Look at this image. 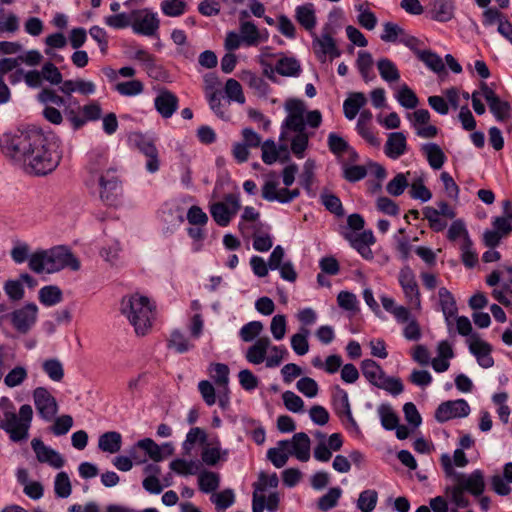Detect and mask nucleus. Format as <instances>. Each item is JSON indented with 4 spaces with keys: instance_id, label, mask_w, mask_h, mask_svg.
I'll use <instances>...</instances> for the list:
<instances>
[{
    "instance_id": "nucleus-51",
    "label": "nucleus",
    "mask_w": 512,
    "mask_h": 512,
    "mask_svg": "<svg viewBox=\"0 0 512 512\" xmlns=\"http://www.w3.org/2000/svg\"><path fill=\"white\" fill-rule=\"evenodd\" d=\"M43 372L53 382H61L64 378V367L57 358L45 359L41 364Z\"/></svg>"
},
{
    "instance_id": "nucleus-52",
    "label": "nucleus",
    "mask_w": 512,
    "mask_h": 512,
    "mask_svg": "<svg viewBox=\"0 0 512 512\" xmlns=\"http://www.w3.org/2000/svg\"><path fill=\"white\" fill-rule=\"evenodd\" d=\"M377 413L380 418L381 425L385 430L390 431L396 428L399 418L390 404L382 403L379 405Z\"/></svg>"
},
{
    "instance_id": "nucleus-30",
    "label": "nucleus",
    "mask_w": 512,
    "mask_h": 512,
    "mask_svg": "<svg viewBox=\"0 0 512 512\" xmlns=\"http://www.w3.org/2000/svg\"><path fill=\"white\" fill-rule=\"evenodd\" d=\"M251 228L253 230V249L262 253L268 252L273 247L274 243V237L271 234V227L259 222L255 223Z\"/></svg>"
},
{
    "instance_id": "nucleus-40",
    "label": "nucleus",
    "mask_w": 512,
    "mask_h": 512,
    "mask_svg": "<svg viewBox=\"0 0 512 512\" xmlns=\"http://www.w3.org/2000/svg\"><path fill=\"white\" fill-rule=\"evenodd\" d=\"M367 103V98L362 92H352L344 100L343 111L346 118L353 120L360 109Z\"/></svg>"
},
{
    "instance_id": "nucleus-55",
    "label": "nucleus",
    "mask_w": 512,
    "mask_h": 512,
    "mask_svg": "<svg viewBox=\"0 0 512 512\" xmlns=\"http://www.w3.org/2000/svg\"><path fill=\"white\" fill-rule=\"evenodd\" d=\"M378 503V492L374 489H366L360 492L356 507L361 512H373Z\"/></svg>"
},
{
    "instance_id": "nucleus-59",
    "label": "nucleus",
    "mask_w": 512,
    "mask_h": 512,
    "mask_svg": "<svg viewBox=\"0 0 512 512\" xmlns=\"http://www.w3.org/2000/svg\"><path fill=\"white\" fill-rule=\"evenodd\" d=\"M54 492L58 498H68L72 493V485L69 475L64 472H58L54 479Z\"/></svg>"
},
{
    "instance_id": "nucleus-13",
    "label": "nucleus",
    "mask_w": 512,
    "mask_h": 512,
    "mask_svg": "<svg viewBox=\"0 0 512 512\" xmlns=\"http://www.w3.org/2000/svg\"><path fill=\"white\" fill-rule=\"evenodd\" d=\"M98 193L102 202L113 206L118 202L121 194V185L114 168H108L105 173L97 177Z\"/></svg>"
},
{
    "instance_id": "nucleus-6",
    "label": "nucleus",
    "mask_w": 512,
    "mask_h": 512,
    "mask_svg": "<svg viewBox=\"0 0 512 512\" xmlns=\"http://www.w3.org/2000/svg\"><path fill=\"white\" fill-rule=\"evenodd\" d=\"M279 484L276 473L266 474L261 472L258 481L254 483L252 511L263 512L267 509L269 512H275L278 509L280 497L278 492L272 491L266 495L269 489L275 490Z\"/></svg>"
},
{
    "instance_id": "nucleus-16",
    "label": "nucleus",
    "mask_w": 512,
    "mask_h": 512,
    "mask_svg": "<svg viewBox=\"0 0 512 512\" xmlns=\"http://www.w3.org/2000/svg\"><path fill=\"white\" fill-rule=\"evenodd\" d=\"M299 189L279 188V181L273 176H268L262 186V197L269 202L287 204L299 197Z\"/></svg>"
},
{
    "instance_id": "nucleus-33",
    "label": "nucleus",
    "mask_w": 512,
    "mask_h": 512,
    "mask_svg": "<svg viewBox=\"0 0 512 512\" xmlns=\"http://www.w3.org/2000/svg\"><path fill=\"white\" fill-rule=\"evenodd\" d=\"M453 0H432L427 12L428 17L440 23H446L454 17Z\"/></svg>"
},
{
    "instance_id": "nucleus-44",
    "label": "nucleus",
    "mask_w": 512,
    "mask_h": 512,
    "mask_svg": "<svg viewBox=\"0 0 512 512\" xmlns=\"http://www.w3.org/2000/svg\"><path fill=\"white\" fill-rule=\"evenodd\" d=\"M421 151L425 155L429 165L434 170L440 169L445 163L446 156L442 149L434 143L423 144Z\"/></svg>"
},
{
    "instance_id": "nucleus-61",
    "label": "nucleus",
    "mask_w": 512,
    "mask_h": 512,
    "mask_svg": "<svg viewBox=\"0 0 512 512\" xmlns=\"http://www.w3.org/2000/svg\"><path fill=\"white\" fill-rule=\"evenodd\" d=\"M168 347L182 354L191 350L194 345L182 332L176 330L171 333Z\"/></svg>"
},
{
    "instance_id": "nucleus-11",
    "label": "nucleus",
    "mask_w": 512,
    "mask_h": 512,
    "mask_svg": "<svg viewBox=\"0 0 512 512\" xmlns=\"http://www.w3.org/2000/svg\"><path fill=\"white\" fill-rule=\"evenodd\" d=\"M127 141L132 149H137L147 158L145 164L147 172L153 174L160 169L159 153L151 139L140 131H132L128 134Z\"/></svg>"
},
{
    "instance_id": "nucleus-12",
    "label": "nucleus",
    "mask_w": 512,
    "mask_h": 512,
    "mask_svg": "<svg viewBox=\"0 0 512 512\" xmlns=\"http://www.w3.org/2000/svg\"><path fill=\"white\" fill-rule=\"evenodd\" d=\"M241 207L240 197L237 194H228L223 201L215 202L209 206L213 220L220 227H227Z\"/></svg>"
},
{
    "instance_id": "nucleus-2",
    "label": "nucleus",
    "mask_w": 512,
    "mask_h": 512,
    "mask_svg": "<svg viewBox=\"0 0 512 512\" xmlns=\"http://www.w3.org/2000/svg\"><path fill=\"white\" fill-rule=\"evenodd\" d=\"M65 268H70L73 271L80 269L79 260L65 246L39 249L33 252L29 263V269L37 274H53Z\"/></svg>"
},
{
    "instance_id": "nucleus-18",
    "label": "nucleus",
    "mask_w": 512,
    "mask_h": 512,
    "mask_svg": "<svg viewBox=\"0 0 512 512\" xmlns=\"http://www.w3.org/2000/svg\"><path fill=\"white\" fill-rule=\"evenodd\" d=\"M268 266L270 270L279 271L280 277L290 283L297 280V272L291 260L286 258L285 249L281 245H277L272 250L268 258Z\"/></svg>"
},
{
    "instance_id": "nucleus-21",
    "label": "nucleus",
    "mask_w": 512,
    "mask_h": 512,
    "mask_svg": "<svg viewBox=\"0 0 512 512\" xmlns=\"http://www.w3.org/2000/svg\"><path fill=\"white\" fill-rule=\"evenodd\" d=\"M31 448L37 461L41 464H46L55 470L62 469L66 464L64 456L46 445L40 438H33L31 440Z\"/></svg>"
},
{
    "instance_id": "nucleus-19",
    "label": "nucleus",
    "mask_w": 512,
    "mask_h": 512,
    "mask_svg": "<svg viewBox=\"0 0 512 512\" xmlns=\"http://www.w3.org/2000/svg\"><path fill=\"white\" fill-rule=\"evenodd\" d=\"M208 373L211 379L219 387L218 404L225 410L230 403L229 397V367L223 363H211L208 366Z\"/></svg>"
},
{
    "instance_id": "nucleus-14",
    "label": "nucleus",
    "mask_w": 512,
    "mask_h": 512,
    "mask_svg": "<svg viewBox=\"0 0 512 512\" xmlns=\"http://www.w3.org/2000/svg\"><path fill=\"white\" fill-rule=\"evenodd\" d=\"M398 283L402 289L407 305L412 309L421 310V293L416 275L409 266H404L398 273Z\"/></svg>"
},
{
    "instance_id": "nucleus-62",
    "label": "nucleus",
    "mask_w": 512,
    "mask_h": 512,
    "mask_svg": "<svg viewBox=\"0 0 512 512\" xmlns=\"http://www.w3.org/2000/svg\"><path fill=\"white\" fill-rule=\"evenodd\" d=\"M338 306L352 314H356L359 311V301L356 295L349 291H340L337 295Z\"/></svg>"
},
{
    "instance_id": "nucleus-32",
    "label": "nucleus",
    "mask_w": 512,
    "mask_h": 512,
    "mask_svg": "<svg viewBox=\"0 0 512 512\" xmlns=\"http://www.w3.org/2000/svg\"><path fill=\"white\" fill-rule=\"evenodd\" d=\"M328 145L330 151L337 157V161L340 164L343 160L359 158L358 153L355 149L348 144V142L337 135L331 133L328 137Z\"/></svg>"
},
{
    "instance_id": "nucleus-42",
    "label": "nucleus",
    "mask_w": 512,
    "mask_h": 512,
    "mask_svg": "<svg viewBox=\"0 0 512 512\" xmlns=\"http://www.w3.org/2000/svg\"><path fill=\"white\" fill-rule=\"evenodd\" d=\"M275 71L285 77H298L301 72L300 61L292 56H282L275 65Z\"/></svg>"
},
{
    "instance_id": "nucleus-17",
    "label": "nucleus",
    "mask_w": 512,
    "mask_h": 512,
    "mask_svg": "<svg viewBox=\"0 0 512 512\" xmlns=\"http://www.w3.org/2000/svg\"><path fill=\"white\" fill-rule=\"evenodd\" d=\"M32 397L39 416L46 422L52 421L58 413L56 398L46 387L35 388Z\"/></svg>"
},
{
    "instance_id": "nucleus-56",
    "label": "nucleus",
    "mask_w": 512,
    "mask_h": 512,
    "mask_svg": "<svg viewBox=\"0 0 512 512\" xmlns=\"http://www.w3.org/2000/svg\"><path fill=\"white\" fill-rule=\"evenodd\" d=\"M28 378V370L25 366L13 367L4 377L3 382L8 388L21 386Z\"/></svg>"
},
{
    "instance_id": "nucleus-4",
    "label": "nucleus",
    "mask_w": 512,
    "mask_h": 512,
    "mask_svg": "<svg viewBox=\"0 0 512 512\" xmlns=\"http://www.w3.org/2000/svg\"><path fill=\"white\" fill-rule=\"evenodd\" d=\"M289 356L284 345L272 344L270 338L261 337L254 341L245 352V359L252 365L265 364L266 368H277Z\"/></svg>"
},
{
    "instance_id": "nucleus-25",
    "label": "nucleus",
    "mask_w": 512,
    "mask_h": 512,
    "mask_svg": "<svg viewBox=\"0 0 512 512\" xmlns=\"http://www.w3.org/2000/svg\"><path fill=\"white\" fill-rule=\"evenodd\" d=\"M312 36L314 53L320 62H325L326 56H329L331 60L341 56L342 52L329 32H323L320 37L315 33Z\"/></svg>"
},
{
    "instance_id": "nucleus-34",
    "label": "nucleus",
    "mask_w": 512,
    "mask_h": 512,
    "mask_svg": "<svg viewBox=\"0 0 512 512\" xmlns=\"http://www.w3.org/2000/svg\"><path fill=\"white\" fill-rule=\"evenodd\" d=\"M281 135H285V142L288 144L289 150L297 158H303L308 146V135L304 133V130H283Z\"/></svg>"
},
{
    "instance_id": "nucleus-48",
    "label": "nucleus",
    "mask_w": 512,
    "mask_h": 512,
    "mask_svg": "<svg viewBox=\"0 0 512 512\" xmlns=\"http://www.w3.org/2000/svg\"><path fill=\"white\" fill-rule=\"evenodd\" d=\"M361 370L363 376L374 386H377L385 376V372L381 366L372 359L363 360L361 363Z\"/></svg>"
},
{
    "instance_id": "nucleus-45",
    "label": "nucleus",
    "mask_w": 512,
    "mask_h": 512,
    "mask_svg": "<svg viewBox=\"0 0 512 512\" xmlns=\"http://www.w3.org/2000/svg\"><path fill=\"white\" fill-rule=\"evenodd\" d=\"M38 298L45 307H52L63 300L62 290L56 285H47L40 288Z\"/></svg>"
},
{
    "instance_id": "nucleus-57",
    "label": "nucleus",
    "mask_w": 512,
    "mask_h": 512,
    "mask_svg": "<svg viewBox=\"0 0 512 512\" xmlns=\"http://www.w3.org/2000/svg\"><path fill=\"white\" fill-rule=\"evenodd\" d=\"M220 484L219 474L212 471H203L198 475L199 489L203 493L214 492Z\"/></svg>"
},
{
    "instance_id": "nucleus-39",
    "label": "nucleus",
    "mask_w": 512,
    "mask_h": 512,
    "mask_svg": "<svg viewBox=\"0 0 512 512\" xmlns=\"http://www.w3.org/2000/svg\"><path fill=\"white\" fill-rule=\"evenodd\" d=\"M406 137L401 132L389 134L385 144V154L391 159H398L406 152Z\"/></svg>"
},
{
    "instance_id": "nucleus-29",
    "label": "nucleus",
    "mask_w": 512,
    "mask_h": 512,
    "mask_svg": "<svg viewBox=\"0 0 512 512\" xmlns=\"http://www.w3.org/2000/svg\"><path fill=\"white\" fill-rule=\"evenodd\" d=\"M288 442V449L290 456L295 457L301 462H307L311 455V440L304 432H299L293 435Z\"/></svg>"
},
{
    "instance_id": "nucleus-8",
    "label": "nucleus",
    "mask_w": 512,
    "mask_h": 512,
    "mask_svg": "<svg viewBox=\"0 0 512 512\" xmlns=\"http://www.w3.org/2000/svg\"><path fill=\"white\" fill-rule=\"evenodd\" d=\"M440 461L445 475L452 478L454 482H457L466 492L475 497L483 494L486 484L482 470L476 469L471 473H457L453 469L451 456L449 454H443Z\"/></svg>"
},
{
    "instance_id": "nucleus-63",
    "label": "nucleus",
    "mask_w": 512,
    "mask_h": 512,
    "mask_svg": "<svg viewBox=\"0 0 512 512\" xmlns=\"http://www.w3.org/2000/svg\"><path fill=\"white\" fill-rule=\"evenodd\" d=\"M240 33L242 40L248 46H255L260 41L259 30L252 21L242 22L240 25Z\"/></svg>"
},
{
    "instance_id": "nucleus-37",
    "label": "nucleus",
    "mask_w": 512,
    "mask_h": 512,
    "mask_svg": "<svg viewBox=\"0 0 512 512\" xmlns=\"http://www.w3.org/2000/svg\"><path fill=\"white\" fill-rule=\"evenodd\" d=\"M108 168L112 167L109 166L106 150H91L88 153L87 169L92 175L98 177L101 173H105Z\"/></svg>"
},
{
    "instance_id": "nucleus-36",
    "label": "nucleus",
    "mask_w": 512,
    "mask_h": 512,
    "mask_svg": "<svg viewBox=\"0 0 512 512\" xmlns=\"http://www.w3.org/2000/svg\"><path fill=\"white\" fill-rule=\"evenodd\" d=\"M359 158L343 160L339 165L341 167L343 178L351 183L364 179L368 174L366 165L357 164Z\"/></svg>"
},
{
    "instance_id": "nucleus-60",
    "label": "nucleus",
    "mask_w": 512,
    "mask_h": 512,
    "mask_svg": "<svg viewBox=\"0 0 512 512\" xmlns=\"http://www.w3.org/2000/svg\"><path fill=\"white\" fill-rule=\"evenodd\" d=\"M398 103L406 109H415L419 103V99L415 92L406 84H403L395 94Z\"/></svg>"
},
{
    "instance_id": "nucleus-31",
    "label": "nucleus",
    "mask_w": 512,
    "mask_h": 512,
    "mask_svg": "<svg viewBox=\"0 0 512 512\" xmlns=\"http://www.w3.org/2000/svg\"><path fill=\"white\" fill-rule=\"evenodd\" d=\"M102 116V109L98 102L92 101L89 104L84 105L81 108L80 114H77L71 110L68 114V118L72 122L75 128L84 126L88 121H95L100 119Z\"/></svg>"
},
{
    "instance_id": "nucleus-46",
    "label": "nucleus",
    "mask_w": 512,
    "mask_h": 512,
    "mask_svg": "<svg viewBox=\"0 0 512 512\" xmlns=\"http://www.w3.org/2000/svg\"><path fill=\"white\" fill-rule=\"evenodd\" d=\"M122 436L119 432L110 431L102 434L98 440V447L103 452L117 453L121 449Z\"/></svg>"
},
{
    "instance_id": "nucleus-10",
    "label": "nucleus",
    "mask_w": 512,
    "mask_h": 512,
    "mask_svg": "<svg viewBox=\"0 0 512 512\" xmlns=\"http://www.w3.org/2000/svg\"><path fill=\"white\" fill-rule=\"evenodd\" d=\"M486 284L493 287L492 297L512 310V266L493 270L486 277Z\"/></svg>"
},
{
    "instance_id": "nucleus-53",
    "label": "nucleus",
    "mask_w": 512,
    "mask_h": 512,
    "mask_svg": "<svg viewBox=\"0 0 512 512\" xmlns=\"http://www.w3.org/2000/svg\"><path fill=\"white\" fill-rule=\"evenodd\" d=\"M32 254L31 247L27 242L21 240L13 241L10 256L15 264H23L26 261L29 264Z\"/></svg>"
},
{
    "instance_id": "nucleus-3",
    "label": "nucleus",
    "mask_w": 512,
    "mask_h": 512,
    "mask_svg": "<svg viewBox=\"0 0 512 512\" xmlns=\"http://www.w3.org/2000/svg\"><path fill=\"white\" fill-rule=\"evenodd\" d=\"M155 304L148 297L135 293L121 300V313L133 326L138 336L149 333L155 320Z\"/></svg>"
},
{
    "instance_id": "nucleus-35",
    "label": "nucleus",
    "mask_w": 512,
    "mask_h": 512,
    "mask_svg": "<svg viewBox=\"0 0 512 512\" xmlns=\"http://www.w3.org/2000/svg\"><path fill=\"white\" fill-rule=\"evenodd\" d=\"M454 358V351L451 344L446 341H440L437 345V356L431 359L430 363L436 373H443L450 367V360Z\"/></svg>"
},
{
    "instance_id": "nucleus-5",
    "label": "nucleus",
    "mask_w": 512,
    "mask_h": 512,
    "mask_svg": "<svg viewBox=\"0 0 512 512\" xmlns=\"http://www.w3.org/2000/svg\"><path fill=\"white\" fill-rule=\"evenodd\" d=\"M286 117L280 128H318L322 122L319 110H307L305 102L298 98L285 101Z\"/></svg>"
},
{
    "instance_id": "nucleus-64",
    "label": "nucleus",
    "mask_w": 512,
    "mask_h": 512,
    "mask_svg": "<svg viewBox=\"0 0 512 512\" xmlns=\"http://www.w3.org/2000/svg\"><path fill=\"white\" fill-rule=\"evenodd\" d=\"M211 502L215 505L218 511H225L233 505L235 495L233 490L225 489L218 493H213L210 497Z\"/></svg>"
},
{
    "instance_id": "nucleus-38",
    "label": "nucleus",
    "mask_w": 512,
    "mask_h": 512,
    "mask_svg": "<svg viewBox=\"0 0 512 512\" xmlns=\"http://www.w3.org/2000/svg\"><path fill=\"white\" fill-rule=\"evenodd\" d=\"M154 105L163 118H169L178 107V98L171 92H162L156 96Z\"/></svg>"
},
{
    "instance_id": "nucleus-58",
    "label": "nucleus",
    "mask_w": 512,
    "mask_h": 512,
    "mask_svg": "<svg viewBox=\"0 0 512 512\" xmlns=\"http://www.w3.org/2000/svg\"><path fill=\"white\" fill-rule=\"evenodd\" d=\"M417 58L436 73H440L445 69L442 58L430 50L418 51Z\"/></svg>"
},
{
    "instance_id": "nucleus-54",
    "label": "nucleus",
    "mask_w": 512,
    "mask_h": 512,
    "mask_svg": "<svg viewBox=\"0 0 512 512\" xmlns=\"http://www.w3.org/2000/svg\"><path fill=\"white\" fill-rule=\"evenodd\" d=\"M377 69L381 78L386 82H395L400 79V72L397 66L388 58L379 59Z\"/></svg>"
},
{
    "instance_id": "nucleus-28",
    "label": "nucleus",
    "mask_w": 512,
    "mask_h": 512,
    "mask_svg": "<svg viewBox=\"0 0 512 512\" xmlns=\"http://www.w3.org/2000/svg\"><path fill=\"white\" fill-rule=\"evenodd\" d=\"M440 310L443 313L445 324L448 331L453 327V318L458 313V307L454 295L446 288L441 287L437 293Z\"/></svg>"
},
{
    "instance_id": "nucleus-20",
    "label": "nucleus",
    "mask_w": 512,
    "mask_h": 512,
    "mask_svg": "<svg viewBox=\"0 0 512 512\" xmlns=\"http://www.w3.org/2000/svg\"><path fill=\"white\" fill-rule=\"evenodd\" d=\"M261 159L267 165H273L276 162L284 163L290 158V150L285 142V135L279 136V141L267 139L261 145Z\"/></svg>"
},
{
    "instance_id": "nucleus-50",
    "label": "nucleus",
    "mask_w": 512,
    "mask_h": 512,
    "mask_svg": "<svg viewBox=\"0 0 512 512\" xmlns=\"http://www.w3.org/2000/svg\"><path fill=\"white\" fill-rule=\"evenodd\" d=\"M310 336V330L305 327H300L299 331L291 336L290 344L291 348L296 355L303 356L309 351L308 338Z\"/></svg>"
},
{
    "instance_id": "nucleus-49",
    "label": "nucleus",
    "mask_w": 512,
    "mask_h": 512,
    "mask_svg": "<svg viewBox=\"0 0 512 512\" xmlns=\"http://www.w3.org/2000/svg\"><path fill=\"white\" fill-rule=\"evenodd\" d=\"M315 169L316 163L312 159H307L303 165L302 173L299 177V182L306 190L307 194L311 197L315 196L313 185L315 182Z\"/></svg>"
},
{
    "instance_id": "nucleus-7",
    "label": "nucleus",
    "mask_w": 512,
    "mask_h": 512,
    "mask_svg": "<svg viewBox=\"0 0 512 512\" xmlns=\"http://www.w3.org/2000/svg\"><path fill=\"white\" fill-rule=\"evenodd\" d=\"M33 419V409L29 404L20 406L18 413L10 408L3 413L0 428L3 429L11 441L20 442L29 436V429Z\"/></svg>"
},
{
    "instance_id": "nucleus-15",
    "label": "nucleus",
    "mask_w": 512,
    "mask_h": 512,
    "mask_svg": "<svg viewBox=\"0 0 512 512\" xmlns=\"http://www.w3.org/2000/svg\"><path fill=\"white\" fill-rule=\"evenodd\" d=\"M132 17V30L137 35L152 37L160 27L158 14L148 8L132 10Z\"/></svg>"
},
{
    "instance_id": "nucleus-23",
    "label": "nucleus",
    "mask_w": 512,
    "mask_h": 512,
    "mask_svg": "<svg viewBox=\"0 0 512 512\" xmlns=\"http://www.w3.org/2000/svg\"><path fill=\"white\" fill-rule=\"evenodd\" d=\"M470 414V406L465 399L449 400L441 403L435 411V419L444 423L455 418H464Z\"/></svg>"
},
{
    "instance_id": "nucleus-47",
    "label": "nucleus",
    "mask_w": 512,
    "mask_h": 512,
    "mask_svg": "<svg viewBox=\"0 0 512 512\" xmlns=\"http://www.w3.org/2000/svg\"><path fill=\"white\" fill-rule=\"evenodd\" d=\"M134 58L143 64L144 69L150 77L154 79L160 78L162 68L156 64L155 57L152 54L144 49H138L134 54Z\"/></svg>"
},
{
    "instance_id": "nucleus-24",
    "label": "nucleus",
    "mask_w": 512,
    "mask_h": 512,
    "mask_svg": "<svg viewBox=\"0 0 512 512\" xmlns=\"http://www.w3.org/2000/svg\"><path fill=\"white\" fill-rule=\"evenodd\" d=\"M466 342L470 353L482 368L488 369L494 365V359L491 356L492 346L483 340L479 334L470 335Z\"/></svg>"
},
{
    "instance_id": "nucleus-27",
    "label": "nucleus",
    "mask_w": 512,
    "mask_h": 512,
    "mask_svg": "<svg viewBox=\"0 0 512 512\" xmlns=\"http://www.w3.org/2000/svg\"><path fill=\"white\" fill-rule=\"evenodd\" d=\"M228 454L229 451L221 447L218 436H214L203 446L201 460L207 466H216L220 461H226Z\"/></svg>"
},
{
    "instance_id": "nucleus-43",
    "label": "nucleus",
    "mask_w": 512,
    "mask_h": 512,
    "mask_svg": "<svg viewBox=\"0 0 512 512\" xmlns=\"http://www.w3.org/2000/svg\"><path fill=\"white\" fill-rule=\"evenodd\" d=\"M290 457L288 442L280 440L273 448L268 449L267 458L276 467L282 468L286 465Z\"/></svg>"
},
{
    "instance_id": "nucleus-1",
    "label": "nucleus",
    "mask_w": 512,
    "mask_h": 512,
    "mask_svg": "<svg viewBox=\"0 0 512 512\" xmlns=\"http://www.w3.org/2000/svg\"><path fill=\"white\" fill-rule=\"evenodd\" d=\"M0 150L14 164L34 175L54 171L63 156V143L54 130H5Z\"/></svg>"
},
{
    "instance_id": "nucleus-22",
    "label": "nucleus",
    "mask_w": 512,
    "mask_h": 512,
    "mask_svg": "<svg viewBox=\"0 0 512 512\" xmlns=\"http://www.w3.org/2000/svg\"><path fill=\"white\" fill-rule=\"evenodd\" d=\"M480 88L489 110L495 119L500 123L508 121L511 117L510 104L502 100L485 82L481 83Z\"/></svg>"
},
{
    "instance_id": "nucleus-41",
    "label": "nucleus",
    "mask_w": 512,
    "mask_h": 512,
    "mask_svg": "<svg viewBox=\"0 0 512 512\" xmlns=\"http://www.w3.org/2000/svg\"><path fill=\"white\" fill-rule=\"evenodd\" d=\"M295 18L304 29L311 32L317 23L314 5L312 3H306L297 6L295 9Z\"/></svg>"
},
{
    "instance_id": "nucleus-9",
    "label": "nucleus",
    "mask_w": 512,
    "mask_h": 512,
    "mask_svg": "<svg viewBox=\"0 0 512 512\" xmlns=\"http://www.w3.org/2000/svg\"><path fill=\"white\" fill-rule=\"evenodd\" d=\"M38 316V306L33 302H27L2 315L0 322L8 323L14 331L25 335L36 325Z\"/></svg>"
},
{
    "instance_id": "nucleus-26",
    "label": "nucleus",
    "mask_w": 512,
    "mask_h": 512,
    "mask_svg": "<svg viewBox=\"0 0 512 512\" xmlns=\"http://www.w3.org/2000/svg\"><path fill=\"white\" fill-rule=\"evenodd\" d=\"M346 240L349 241L350 245L357 250V252L366 260H372L374 254L371 250V245L375 243V237L371 230L362 232H344Z\"/></svg>"
}]
</instances>
